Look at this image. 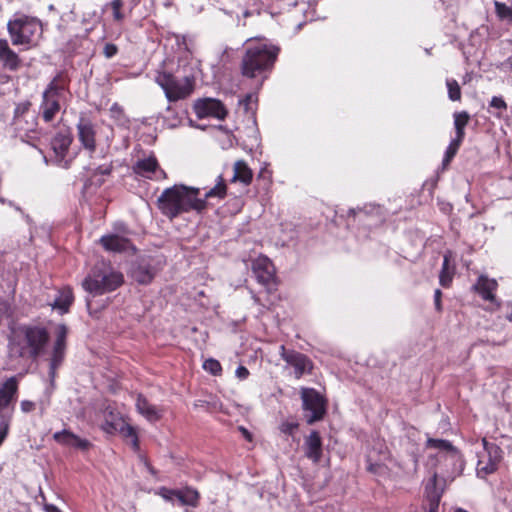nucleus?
<instances>
[{
    "mask_svg": "<svg viewBox=\"0 0 512 512\" xmlns=\"http://www.w3.org/2000/svg\"><path fill=\"white\" fill-rule=\"evenodd\" d=\"M490 107L499 111L496 115L501 116V112L507 109V104L502 97L494 96L490 101Z\"/></svg>",
    "mask_w": 512,
    "mask_h": 512,
    "instance_id": "39",
    "label": "nucleus"
},
{
    "mask_svg": "<svg viewBox=\"0 0 512 512\" xmlns=\"http://www.w3.org/2000/svg\"><path fill=\"white\" fill-rule=\"evenodd\" d=\"M28 109V104L23 105V111Z\"/></svg>",
    "mask_w": 512,
    "mask_h": 512,
    "instance_id": "56",
    "label": "nucleus"
},
{
    "mask_svg": "<svg viewBox=\"0 0 512 512\" xmlns=\"http://www.w3.org/2000/svg\"><path fill=\"white\" fill-rule=\"evenodd\" d=\"M482 445V451L477 453L476 472L479 477L485 478L497 470L502 460V450L495 443L488 442L486 438L482 439Z\"/></svg>",
    "mask_w": 512,
    "mask_h": 512,
    "instance_id": "9",
    "label": "nucleus"
},
{
    "mask_svg": "<svg viewBox=\"0 0 512 512\" xmlns=\"http://www.w3.org/2000/svg\"><path fill=\"white\" fill-rule=\"evenodd\" d=\"M110 6L113 10V18L115 21L120 22L124 19V14L121 12L123 7V0H112Z\"/></svg>",
    "mask_w": 512,
    "mask_h": 512,
    "instance_id": "38",
    "label": "nucleus"
},
{
    "mask_svg": "<svg viewBox=\"0 0 512 512\" xmlns=\"http://www.w3.org/2000/svg\"><path fill=\"white\" fill-rule=\"evenodd\" d=\"M44 510L45 512H62L57 506L53 504H45Z\"/></svg>",
    "mask_w": 512,
    "mask_h": 512,
    "instance_id": "48",
    "label": "nucleus"
},
{
    "mask_svg": "<svg viewBox=\"0 0 512 512\" xmlns=\"http://www.w3.org/2000/svg\"><path fill=\"white\" fill-rule=\"evenodd\" d=\"M443 493V486L434 473L425 485V496L428 502H440Z\"/></svg>",
    "mask_w": 512,
    "mask_h": 512,
    "instance_id": "25",
    "label": "nucleus"
},
{
    "mask_svg": "<svg viewBox=\"0 0 512 512\" xmlns=\"http://www.w3.org/2000/svg\"><path fill=\"white\" fill-rule=\"evenodd\" d=\"M227 193V186L221 175L218 176L216 185L200 198V188L175 184L166 188L159 196L158 208L170 219H174L182 213L192 210L201 212L206 208V200L210 198L223 199Z\"/></svg>",
    "mask_w": 512,
    "mask_h": 512,
    "instance_id": "1",
    "label": "nucleus"
},
{
    "mask_svg": "<svg viewBox=\"0 0 512 512\" xmlns=\"http://www.w3.org/2000/svg\"><path fill=\"white\" fill-rule=\"evenodd\" d=\"M450 258L451 253L447 252L443 257L442 269L439 275V283L445 288L450 286L454 275V267H450L449 265Z\"/></svg>",
    "mask_w": 512,
    "mask_h": 512,
    "instance_id": "31",
    "label": "nucleus"
},
{
    "mask_svg": "<svg viewBox=\"0 0 512 512\" xmlns=\"http://www.w3.org/2000/svg\"><path fill=\"white\" fill-rule=\"evenodd\" d=\"M53 438L61 444L76 447L82 450H86L90 446L89 441L82 439L67 430L56 432L53 435Z\"/></svg>",
    "mask_w": 512,
    "mask_h": 512,
    "instance_id": "24",
    "label": "nucleus"
},
{
    "mask_svg": "<svg viewBox=\"0 0 512 512\" xmlns=\"http://www.w3.org/2000/svg\"><path fill=\"white\" fill-rule=\"evenodd\" d=\"M133 169L136 174L149 179L160 180L167 177L165 171L159 168L155 156L138 160Z\"/></svg>",
    "mask_w": 512,
    "mask_h": 512,
    "instance_id": "15",
    "label": "nucleus"
},
{
    "mask_svg": "<svg viewBox=\"0 0 512 512\" xmlns=\"http://www.w3.org/2000/svg\"><path fill=\"white\" fill-rule=\"evenodd\" d=\"M66 84L61 74L56 75L42 93L40 110L45 122H51L60 111V101L64 96Z\"/></svg>",
    "mask_w": 512,
    "mask_h": 512,
    "instance_id": "6",
    "label": "nucleus"
},
{
    "mask_svg": "<svg viewBox=\"0 0 512 512\" xmlns=\"http://www.w3.org/2000/svg\"><path fill=\"white\" fill-rule=\"evenodd\" d=\"M462 139L455 138L451 141L449 146L447 147V150L445 152V156L443 159V165L446 166L450 163V161L453 159V157L456 155L461 143Z\"/></svg>",
    "mask_w": 512,
    "mask_h": 512,
    "instance_id": "34",
    "label": "nucleus"
},
{
    "mask_svg": "<svg viewBox=\"0 0 512 512\" xmlns=\"http://www.w3.org/2000/svg\"><path fill=\"white\" fill-rule=\"evenodd\" d=\"M281 358L291 367L294 368V375L300 379L305 373H310L313 365L310 359L295 350H288L284 345L280 346Z\"/></svg>",
    "mask_w": 512,
    "mask_h": 512,
    "instance_id": "12",
    "label": "nucleus"
},
{
    "mask_svg": "<svg viewBox=\"0 0 512 512\" xmlns=\"http://www.w3.org/2000/svg\"><path fill=\"white\" fill-rule=\"evenodd\" d=\"M278 49L266 44H258L247 49L242 59V74L254 78L258 73L270 68L277 56Z\"/></svg>",
    "mask_w": 512,
    "mask_h": 512,
    "instance_id": "4",
    "label": "nucleus"
},
{
    "mask_svg": "<svg viewBox=\"0 0 512 512\" xmlns=\"http://www.w3.org/2000/svg\"><path fill=\"white\" fill-rule=\"evenodd\" d=\"M18 110L23 111V108L17 107L16 111H18Z\"/></svg>",
    "mask_w": 512,
    "mask_h": 512,
    "instance_id": "58",
    "label": "nucleus"
},
{
    "mask_svg": "<svg viewBox=\"0 0 512 512\" xmlns=\"http://www.w3.org/2000/svg\"><path fill=\"white\" fill-rule=\"evenodd\" d=\"M252 177V170L244 161H237L234 164V175L232 181H239L245 185H248L251 183Z\"/></svg>",
    "mask_w": 512,
    "mask_h": 512,
    "instance_id": "29",
    "label": "nucleus"
},
{
    "mask_svg": "<svg viewBox=\"0 0 512 512\" xmlns=\"http://www.w3.org/2000/svg\"><path fill=\"white\" fill-rule=\"evenodd\" d=\"M74 296L71 288H63L59 291L58 296L56 297L52 307L54 309L60 310L61 314L67 313L70 305L73 303Z\"/></svg>",
    "mask_w": 512,
    "mask_h": 512,
    "instance_id": "26",
    "label": "nucleus"
},
{
    "mask_svg": "<svg viewBox=\"0 0 512 512\" xmlns=\"http://www.w3.org/2000/svg\"><path fill=\"white\" fill-rule=\"evenodd\" d=\"M454 117V127L456 130V138L464 140L465 137V127L467 126L470 115L466 111L456 112L453 115Z\"/></svg>",
    "mask_w": 512,
    "mask_h": 512,
    "instance_id": "32",
    "label": "nucleus"
},
{
    "mask_svg": "<svg viewBox=\"0 0 512 512\" xmlns=\"http://www.w3.org/2000/svg\"><path fill=\"white\" fill-rule=\"evenodd\" d=\"M117 51H118V48L116 45H114L112 43H107L104 46L103 53L106 58H112L113 56H115L117 54Z\"/></svg>",
    "mask_w": 512,
    "mask_h": 512,
    "instance_id": "42",
    "label": "nucleus"
},
{
    "mask_svg": "<svg viewBox=\"0 0 512 512\" xmlns=\"http://www.w3.org/2000/svg\"><path fill=\"white\" fill-rule=\"evenodd\" d=\"M399 466L406 474H414L418 468V459L415 454H411L408 461L400 463Z\"/></svg>",
    "mask_w": 512,
    "mask_h": 512,
    "instance_id": "36",
    "label": "nucleus"
},
{
    "mask_svg": "<svg viewBox=\"0 0 512 512\" xmlns=\"http://www.w3.org/2000/svg\"><path fill=\"white\" fill-rule=\"evenodd\" d=\"M110 112H111L113 117L119 118V117H121L123 115V108L118 103H114L110 107Z\"/></svg>",
    "mask_w": 512,
    "mask_h": 512,
    "instance_id": "46",
    "label": "nucleus"
},
{
    "mask_svg": "<svg viewBox=\"0 0 512 512\" xmlns=\"http://www.w3.org/2000/svg\"><path fill=\"white\" fill-rule=\"evenodd\" d=\"M304 450L307 458L318 463L322 457V440L317 431H312L304 442Z\"/></svg>",
    "mask_w": 512,
    "mask_h": 512,
    "instance_id": "21",
    "label": "nucleus"
},
{
    "mask_svg": "<svg viewBox=\"0 0 512 512\" xmlns=\"http://www.w3.org/2000/svg\"><path fill=\"white\" fill-rule=\"evenodd\" d=\"M440 502H428V512H438Z\"/></svg>",
    "mask_w": 512,
    "mask_h": 512,
    "instance_id": "49",
    "label": "nucleus"
},
{
    "mask_svg": "<svg viewBox=\"0 0 512 512\" xmlns=\"http://www.w3.org/2000/svg\"><path fill=\"white\" fill-rule=\"evenodd\" d=\"M495 11L497 16L504 20V19H511L512 20V10L510 7H508L506 4L495 1L494 2Z\"/></svg>",
    "mask_w": 512,
    "mask_h": 512,
    "instance_id": "35",
    "label": "nucleus"
},
{
    "mask_svg": "<svg viewBox=\"0 0 512 512\" xmlns=\"http://www.w3.org/2000/svg\"><path fill=\"white\" fill-rule=\"evenodd\" d=\"M131 1H132L133 5L136 6L140 0H131Z\"/></svg>",
    "mask_w": 512,
    "mask_h": 512,
    "instance_id": "55",
    "label": "nucleus"
},
{
    "mask_svg": "<svg viewBox=\"0 0 512 512\" xmlns=\"http://www.w3.org/2000/svg\"><path fill=\"white\" fill-rule=\"evenodd\" d=\"M173 492H176V490H170V489L163 488V489H161L160 494L165 500L174 502V501H176V498H175Z\"/></svg>",
    "mask_w": 512,
    "mask_h": 512,
    "instance_id": "44",
    "label": "nucleus"
},
{
    "mask_svg": "<svg viewBox=\"0 0 512 512\" xmlns=\"http://www.w3.org/2000/svg\"><path fill=\"white\" fill-rule=\"evenodd\" d=\"M301 399L303 402V409L310 412L307 416L308 424H313L324 417L326 412V403L318 391L313 388H302Z\"/></svg>",
    "mask_w": 512,
    "mask_h": 512,
    "instance_id": "10",
    "label": "nucleus"
},
{
    "mask_svg": "<svg viewBox=\"0 0 512 512\" xmlns=\"http://www.w3.org/2000/svg\"><path fill=\"white\" fill-rule=\"evenodd\" d=\"M73 142V136L70 131H59L51 140V149L53 151V161L62 168H69L72 158L69 157L70 146Z\"/></svg>",
    "mask_w": 512,
    "mask_h": 512,
    "instance_id": "11",
    "label": "nucleus"
},
{
    "mask_svg": "<svg viewBox=\"0 0 512 512\" xmlns=\"http://www.w3.org/2000/svg\"><path fill=\"white\" fill-rule=\"evenodd\" d=\"M240 430L242 431L243 435L248 439V440H251V434L248 432L247 429H245L244 427H240Z\"/></svg>",
    "mask_w": 512,
    "mask_h": 512,
    "instance_id": "52",
    "label": "nucleus"
},
{
    "mask_svg": "<svg viewBox=\"0 0 512 512\" xmlns=\"http://www.w3.org/2000/svg\"><path fill=\"white\" fill-rule=\"evenodd\" d=\"M124 283L123 274L105 262L95 264L82 281L83 289L91 296L112 292Z\"/></svg>",
    "mask_w": 512,
    "mask_h": 512,
    "instance_id": "3",
    "label": "nucleus"
},
{
    "mask_svg": "<svg viewBox=\"0 0 512 512\" xmlns=\"http://www.w3.org/2000/svg\"><path fill=\"white\" fill-rule=\"evenodd\" d=\"M110 171H111L110 167H105V168L98 167V168L96 169V173H97V174H103V175H104V174H109V173H110Z\"/></svg>",
    "mask_w": 512,
    "mask_h": 512,
    "instance_id": "51",
    "label": "nucleus"
},
{
    "mask_svg": "<svg viewBox=\"0 0 512 512\" xmlns=\"http://www.w3.org/2000/svg\"><path fill=\"white\" fill-rule=\"evenodd\" d=\"M426 446L428 448L439 450L440 457L444 458L446 461H450L453 464L461 461L458 450L453 447L451 442L448 440L429 438L426 442Z\"/></svg>",
    "mask_w": 512,
    "mask_h": 512,
    "instance_id": "19",
    "label": "nucleus"
},
{
    "mask_svg": "<svg viewBox=\"0 0 512 512\" xmlns=\"http://www.w3.org/2000/svg\"><path fill=\"white\" fill-rule=\"evenodd\" d=\"M48 330L40 325H22L12 331L8 349L10 358L36 360L48 344Z\"/></svg>",
    "mask_w": 512,
    "mask_h": 512,
    "instance_id": "2",
    "label": "nucleus"
},
{
    "mask_svg": "<svg viewBox=\"0 0 512 512\" xmlns=\"http://www.w3.org/2000/svg\"><path fill=\"white\" fill-rule=\"evenodd\" d=\"M235 373L240 380H244L249 376V370L245 366H239Z\"/></svg>",
    "mask_w": 512,
    "mask_h": 512,
    "instance_id": "47",
    "label": "nucleus"
},
{
    "mask_svg": "<svg viewBox=\"0 0 512 512\" xmlns=\"http://www.w3.org/2000/svg\"><path fill=\"white\" fill-rule=\"evenodd\" d=\"M498 284L496 280L489 279L482 275L478 278L477 282L473 285V290L477 292L484 300L493 302L495 300L494 291Z\"/></svg>",
    "mask_w": 512,
    "mask_h": 512,
    "instance_id": "23",
    "label": "nucleus"
},
{
    "mask_svg": "<svg viewBox=\"0 0 512 512\" xmlns=\"http://www.w3.org/2000/svg\"><path fill=\"white\" fill-rule=\"evenodd\" d=\"M7 30L13 45L31 47L34 45L35 35L40 32L41 27L37 20L28 16H21L10 20L7 24Z\"/></svg>",
    "mask_w": 512,
    "mask_h": 512,
    "instance_id": "7",
    "label": "nucleus"
},
{
    "mask_svg": "<svg viewBox=\"0 0 512 512\" xmlns=\"http://www.w3.org/2000/svg\"><path fill=\"white\" fill-rule=\"evenodd\" d=\"M112 428L114 430L119 431V433L124 438L130 439V443H131L133 449L137 450L139 448L138 436H137L136 430L133 426H131L128 423H125L124 421H121L119 423H116L115 425H112Z\"/></svg>",
    "mask_w": 512,
    "mask_h": 512,
    "instance_id": "28",
    "label": "nucleus"
},
{
    "mask_svg": "<svg viewBox=\"0 0 512 512\" xmlns=\"http://www.w3.org/2000/svg\"><path fill=\"white\" fill-rule=\"evenodd\" d=\"M37 403L30 400H22L20 409L23 413H30L36 409Z\"/></svg>",
    "mask_w": 512,
    "mask_h": 512,
    "instance_id": "41",
    "label": "nucleus"
},
{
    "mask_svg": "<svg viewBox=\"0 0 512 512\" xmlns=\"http://www.w3.org/2000/svg\"><path fill=\"white\" fill-rule=\"evenodd\" d=\"M297 427L298 425L296 423L284 422L281 424L280 430L285 434H292Z\"/></svg>",
    "mask_w": 512,
    "mask_h": 512,
    "instance_id": "43",
    "label": "nucleus"
},
{
    "mask_svg": "<svg viewBox=\"0 0 512 512\" xmlns=\"http://www.w3.org/2000/svg\"><path fill=\"white\" fill-rule=\"evenodd\" d=\"M136 409L149 422H156L161 419L163 410L151 404L143 395L139 394L136 399Z\"/></svg>",
    "mask_w": 512,
    "mask_h": 512,
    "instance_id": "22",
    "label": "nucleus"
},
{
    "mask_svg": "<svg viewBox=\"0 0 512 512\" xmlns=\"http://www.w3.org/2000/svg\"><path fill=\"white\" fill-rule=\"evenodd\" d=\"M448 97L451 101L461 100V88L455 79H447Z\"/></svg>",
    "mask_w": 512,
    "mask_h": 512,
    "instance_id": "33",
    "label": "nucleus"
},
{
    "mask_svg": "<svg viewBox=\"0 0 512 512\" xmlns=\"http://www.w3.org/2000/svg\"><path fill=\"white\" fill-rule=\"evenodd\" d=\"M132 277L140 284H148L154 277V270L148 264H138L132 269Z\"/></svg>",
    "mask_w": 512,
    "mask_h": 512,
    "instance_id": "27",
    "label": "nucleus"
},
{
    "mask_svg": "<svg viewBox=\"0 0 512 512\" xmlns=\"http://www.w3.org/2000/svg\"><path fill=\"white\" fill-rule=\"evenodd\" d=\"M194 111L198 118L214 117L223 120L227 110L220 100L213 98L199 99L194 104Z\"/></svg>",
    "mask_w": 512,
    "mask_h": 512,
    "instance_id": "14",
    "label": "nucleus"
},
{
    "mask_svg": "<svg viewBox=\"0 0 512 512\" xmlns=\"http://www.w3.org/2000/svg\"><path fill=\"white\" fill-rule=\"evenodd\" d=\"M441 297H442L441 290L436 289L434 292V304H435V308L438 312L442 311Z\"/></svg>",
    "mask_w": 512,
    "mask_h": 512,
    "instance_id": "45",
    "label": "nucleus"
},
{
    "mask_svg": "<svg viewBox=\"0 0 512 512\" xmlns=\"http://www.w3.org/2000/svg\"><path fill=\"white\" fill-rule=\"evenodd\" d=\"M155 80L170 102L184 99L193 91V81L189 77L177 79L168 72H159Z\"/></svg>",
    "mask_w": 512,
    "mask_h": 512,
    "instance_id": "8",
    "label": "nucleus"
},
{
    "mask_svg": "<svg viewBox=\"0 0 512 512\" xmlns=\"http://www.w3.org/2000/svg\"><path fill=\"white\" fill-rule=\"evenodd\" d=\"M18 378L9 377L0 385V446L8 436L13 418V408L7 409L16 399L18 393Z\"/></svg>",
    "mask_w": 512,
    "mask_h": 512,
    "instance_id": "5",
    "label": "nucleus"
},
{
    "mask_svg": "<svg viewBox=\"0 0 512 512\" xmlns=\"http://www.w3.org/2000/svg\"><path fill=\"white\" fill-rule=\"evenodd\" d=\"M77 135L81 145L90 153L96 150L95 125L87 118H81L76 125Z\"/></svg>",
    "mask_w": 512,
    "mask_h": 512,
    "instance_id": "16",
    "label": "nucleus"
},
{
    "mask_svg": "<svg viewBox=\"0 0 512 512\" xmlns=\"http://www.w3.org/2000/svg\"><path fill=\"white\" fill-rule=\"evenodd\" d=\"M252 269L259 283L269 286L274 282V266L267 257H257L253 261Z\"/></svg>",
    "mask_w": 512,
    "mask_h": 512,
    "instance_id": "17",
    "label": "nucleus"
},
{
    "mask_svg": "<svg viewBox=\"0 0 512 512\" xmlns=\"http://www.w3.org/2000/svg\"><path fill=\"white\" fill-rule=\"evenodd\" d=\"M251 15V12L246 10L244 13H243V16L246 18V17H249Z\"/></svg>",
    "mask_w": 512,
    "mask_h": 512,
    "instance_id": "53",
    "label": "nucleus"
},
{
    "mask_svg": "<svg viewBox=\"0 0 512 512\" xmlns=\"http://www.w3.org/2000/svg\"><path fill=\"white\" fill-rule=\"evenodd\" d=\"M0 63L4 69L12 72L17 71L22 65V60L10 48L6 39H0Z\"/></svg>",
    "mask_w": 512,
    "mask_h": 512,
    "instance_id": "20",
    "label": "nucleus"
},
{
    "mask_svg": "<svg viewBox=\"0 0 512 512\" xmlns=\"http://www.w3.org/2000/svg\"><path fill=\"white\" fill-rule=\"evenodd\" d=\"M87 307L90 308L91 306V300L89 298L86 299Z\"/></svg>",
    "mask_w": 512,
    "mask_h": 512,
    "instance_id": "54",
    "label": "nucleus"
},
{
    "mask_svg": "<svg viewBox=\"0 0 512 512\" xmlns=\"http://www.w3.org/2000/svg\"><path fill=\"white\" fill-rule=\"evenodd\" d=\"M67 332L65 325L61 324L57 327L49 368V376L52 382L56 376V370L62 364L65 356Z\"/></svg>",
    "mask_w": 512,
    "mask_h": 512,
    "instance_id": "13",
    "label": "nucleus"
},
{
    "mask_svg": "<svg viewBox=\"0 0 512 512\" xmlns=\"http://www.w3.org/2000/svg\"><path fill=\"white\" fill-rule=\"evenodd\" d=\"M49 405V400L47 401H40L39 402V410H40V415H43L46 411V408L48 407Z\"/></svg>",
    "mask_w": 512,
    "mask_h": 512,
    "instance_id": "50",
    "label": "nucleus"
},
{
    "mask_svg": "<svg viewBox=\"0 0 512 512\" xmlns=\"http://www.w3.org/2000/svg\"><path fill=\"white\" fill-rule=\"evenodd\" d=\"M257 97L254 94H247L243 100L240 101V105L244 107L246 111L252 110V103H256Z\"/></svg>",
    "mask_w": 512,
    "mask_h": 512,
    "instance_id": "40",
    "label": "nucleus"
},
{
    "mask_svg": "<svg viewBox=\"0 0 512 512\" xmlns=\"http://www.w3.org/2000/svg\"><path fill=\"white\" fill-rule=\"evenodd\" d=\"M18 110L23 111V108L17 107L16 111H18Z\"/></svg>",
    "mask_w": 512,
    "mask_h": 512,
    "instance_id": "57",
    "label": "nucleus"
},
{
    "mask_svg": "<svg viewBox=\"0 0 512 512\" xmlns=\"http://www.w3.org/2000/svg\"><path fill=\"white\" fill-rule=\"evenodd\" d=\"M203 368L206 371L210 372L212 375H218L222 371V367H221V364L219 363V361L212 359V358L207 359L203 363Z\"/></svg>",
    "mask_w": 512,
    "mask_h": 512,
    "instance_id": "37",
    "label": "nucleus"
},
{
    "mask_svg": "<svg viewBox=\"0 0 512 512\" xmlns=\"http://www.w3.org/2000/svg\"><path fill=\"white\" fill-rule=\"evenodd\" d=\"M173 493L176 498V501L180 505L196 506L199 499L198 492L191 488L176 490V492Z\"/></svg>",
    "mask_w": 512,
    "mask_h": 512,
    "instance_id": "30",
    "label": "nucleus"
},
{
    "mask_svg": "<svg viewBox=\"0 0 512 512\" xmlns=\"http://www.w3.org/2000/svg\"><path fill=\"white\" fill-rule=\"evenodd\" d=\"M99 242L108 252L122 253L135 250L134 246L128 238L117 234L103 235Z\"/></svg>",
    "mask_w": 512,
    "mask_h": 512,
    "instance_id": "18",
    "label": "nucleus"
}]
</instances>
